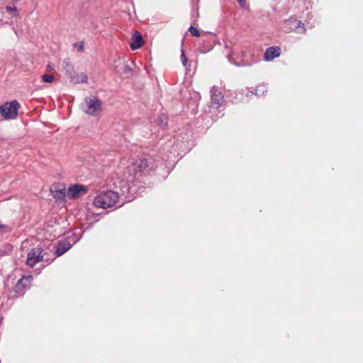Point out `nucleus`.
<instances>
[{
    "instance_id": "obj_9",
    "label": "nucleus",
    "mask_w": 363,
    "mask_h": 363,
    "mask_svg": "<svg viewBox=\"0 0 363 363\" xmlns=\"http://www.w3.org/2000/svg\"><path fill=\"white\" fill-rule=\"evenodd\" d=\"M280 55V48L279 47L268 48L264 55L267 61H270Z\"/></svg>"
},
{
    "instance_id": "obj_18",
    "label": "nucleus",
    "mask_w": 363,
    "mask_h": 363,
    "mask_svg": "<svg viewBox=\"0 0 363 363\" xmlns=\"http://www.w3.org/2000/svg\"><path fill=\"white\" fill-rule=\"evenodd\" d=\"M255 91V94L259 96L260 94H264V93L267 91V88L265 86L261 85L256 89Z\"/></svg>"
},
{
    "instance_id": "obj_1",
    "label": "nucleus",
    "mask_w": 363,
    "mask_h": 363,
    "mask_svg": "<svg viewBox=\"0 0 363 363\" xmlns=\"http://www.w3.org/2000/svg\"><path fill=\"white\" fill-rule=\"evenodd\" d=\"M118 199V193L113 191L103 192L95 197L94 205L97 208H108L115 206Z\"/></svg>"
},
{
    "instance_id": "obj_22",
    "label": "nucleus",
    "mask_w": 363,
    "mask_h": 363,
    "mask_svg": "<svg viewBox=\"0 0 363 363\" xmlns=\"http://www.w3.org/2000/svg\"><path fill=\"white\" fill-rule=\"evenodd\" d=\"M55 69V66L53 64L49 63L46 67V70L48 72H52Z\"/></svg>"
},
{
    "instance_id": "obj_3",
    "label": "nucleus",
    "mask_w": 363,
    "mask_h": 363,
    "mask_svg": "<svg viewBox=\"0 0 363 363\" xmlns=\"http://www.w3.org/2000/svg\"><path fill=\"white\" fill-rule=\"evenodd\" d=\"M20 104L16 100L6 102L0 106V114L4 119H13L17 116Z\"/></svg>"
},
{
    "instance_id": "obj_6",
    "label": "nucleus",
    "mask_w": 363,
    "mask_h": 363,
    "mask_svg": "<svg viewBox=\"0 0 363 363\" xmlns=\"http://www.w3.org/2000/svg\"><path fill=\"white\" fill-rule=\"evenodd\" d=\"M211 106L218 108L223 103V96L220 91L216 87H213L211 90Z\"/></svg>"
},
{
    "instance_id": "obj_16",
    "label": "nucleus",
    "mask_w": 363,
    "mask_h": 363,
    "mask_svg": "<svg viewBox=\"0 0 363 363\" xmlns=\"http://www.w3.org/2000/svg\"><path fill=\"white\" fill-rule=\"evenodd\" d=\"M11 231V228L7 225L0 223V234Z\"/></svg>"
},
{
    "instance_id": "obj_2",
    "label": "nucleus",
    "mask_w": 363,
    "mask_h": 363,
    "mask_svg": "<svg viewBox=\"0 0 363 363\" xmlns=\"http://www.w3.org/2000/svg\"><path fill=\"white\" fill-rule=\"evenodd\" d=\"M84 111L91 116H97L102 111V102L96 98L86 97L83 105Z\"/></svg>"
},
{
    "instance_id": "obj_23",
    "label": "nucleus",
    "mask_w": 363,
    "mask_h": 363,
    "mask_svg": "<svg viewBox=\"0 0 363 363\" xmlns=\"http://www.w3.org/2000/svg\"><path fill=\"white\" fill-rule=\"evenodd\" d=\"M296 28H299V27H301L303 28V32L304 33L306 31V29L303 28V24L301 22V21H297L296 22Z\"/></svg>"
},
{
    "instance_id": "obj_5",
    "label": "nucleus",
    "mask_w": 363,
    "mask_h": 363,
    "mask_svg": "<svg viewBox=\"0 0 363 363\" xmlns=\"http://www.w3.org/2000/svg\"><path fill=\"white\" fill-rule=\"evenodd\" d=\"M147 169H152V167H150V161L145 158H139L129 167V172L133 171L135 173H141Z\"/></svg>"
},
{
    "instance_id": "obj_15",
    "label": "nucleus",
    "mask_w": 363,
    "mask_h": 363,
    "mask_svg": "<svg viewBox=\"0 0 363 363\" xmlns=\"http://www.w3.org/2000/svg\"><path fill=\"white\" fill-rule=\"evenodd\" d=\"M65 195H66V189H63L60 191H56L54 194V197L59 199H62L65 198Z\"/></svg>"
},
{
    "instance_id": "obj_25",
    "label": "nucleus",
    "mask_w": 363,
    "mask_h": 363,
    "mask_svg": "<svg viewBox=\"0 0 363 363\" xmlns=\"http://www.w3.org/2000/svg\"><path fill=\"white\" fill-rule=\"evenodd\" d=\"M83 49H84V45H83V43H80V44L79 45V46H78V50H79V51H82V50H83Z\"/></svg>"
},
{
    "instance_id": "obj_4",
    "label": "nucleus",
    "mask_w": 363,
    "mask_h": 363,
    "mask_svg": "<svg viewBox=\"0 0 363 363\" xmlns=\"http://www.w3.org/2000/svg\"><path fill=\"white\" fill-rule=\"evenodd\" d=\"M44 255V250L42 248H33L28 252L26 263L28 266L33 267L37 263L43 261Z\"/></svg>"
},
{
    "instance_id": "obj_17",
    "label": "nucleus",
    "mask_w": 363,
    "mask_h": 363,
    "mask_svg": "<svg viewBox=\"0 0 363 363\" xmlns=\"http://www.w3.org/2000/svg\"><path fill=\"white\" fill-rule=\"evenodd\" d=\"M42 80L43 82L46 83H51L53 82L54 77L51 74H43L42 76Z\"/></svg>"
},
{
    "instance_id": "obj_19",
    "label": "nucleus",
    "mask_w": 363,
    "mask_h": 363,
    "mask_svg": "<svg viewBox=\"0 0 363 363\" xmlns=\"http://www.w3.org/2000/svg\"><path fill=\"white\" fill-rule=\"evenodd\" d=\"M189 30L193 36H195V37L200 36V32L196 28H195L194 26H190V28H189Z\"/></svg>"
},
{
    "instance_id": "obj_11",
    "label": "nucleus",
    "mask_w": 363,
    "mask_h": 363,
    "mask_svg": "<svg viewBox=\"0 0 363 363\" xmlns=\"http://www.w3.org/2000/svg\"><path fill=\"white\" fill-rule=\"evenodd\" d=\"M70 81L74 84L79 83H86L88 80L87 76L84 74H78L74 71V74H72L70 77H69Z\"/></svg>"
},
{
    "instance_id": "obj_12",
    "label": "nucleus",
    "mask_w": 363,
    "mask_h": 363,
    "mask_svg": "<svg viewBox=\"0 0 363 363\" xmlns=\"http://www.w3.org/2000/svg\"><path fill=\"white\" fill-rule=\"evenodd\" d=\"M71 245L69 243L60 242L58 244V246L56 248V254L57 256L62 255L65 253L69 248Z\"/></svg>"
},
{
    "instance_id": "obj_13",
    "label": "nucleus",
    "mask_w": 363,
    "mask_h": 363,
    "mask_svg": "<svg viewBox=\"0 0 363 363\" xmlns=\"http://www.w3.org/2000/svg\"><path fill=\"white\" fill-rule=\"evenodd\" d=\"M156 123L161 128H164L167 125V118L166 116L160 115L156 119Z\"/></svg>"
},
{
    "instance_id": "obj_14",
    "label": "nucleus",
    "mask_w": 363,
    "mask_h": 363,
    "mask_svg": "<svg viewBox=\"0 0 363 363\" xmlns=\"http://www.w3.org/2000/svg\"><path fill=\"white\" fill-rule=\"evenodd\" d=\"M63 63L65 65L64 69H65V74L68 77H70L72 74H74V67H73V66L72 65H70L67 61H64Z\"/></svg>"
},
{
    "instance_id": "obj_8",
    "label": "nucleus",
    "mask_w": 363,
    "mask_h": 363,
    "mask_svg": "<svg viewBox=\"0 0 363 363\" xmlns=\"http://www.w3.org/2000/svg\"><path fill=\"white\" fill-rule=\"evenodd\" d=\"M32 280L33 277L31 276L23 277L14 286V291L18 294L22 293L31 284Z\"/></svg>"
},
{
    "instance_id": "obj_7",
    "label": "nucleus",
    "mask_w": 363,
    "mask_h": 363,
    "mask_svg": "<svg viewBox=\"0 0 363 363\" xmlns=\"http://www.w3.org/2000/svg\"><path fill=\"white\" fill-rule=\"evenodd\" d=\"M86 189L84 186L80 184H75L69 186L67 190V196L70 199L78 198L82 193L84 194Z\"/></svg>"
},
{
    "instance_id": "obj_10",
    "label": "nucleus",
    "mask_w": 363,
    "mask_h": 363,
    "mask_svg": "<svg viewBox=\"0 0 363 363\" xmlns=\"http://www.w3.org/2000/svg\"><path fill=\"white\" fill-rule=\"evenodd\" d=\"M143 40L142 35L138 32H135L132 37V42L130 43V47L132 50H137L142 47Z\"/></svg>"
},
{
    "instance_id": "obj_21",
    "label": "nucleus",
    "mask_w": 363,
    "mask_h": 363,
    "mask_svg": "<svg viewBox=\"0 0 363 363\" xmlns=\"http://www.w3.org/2000/svg\"><path fill=\"white\" fill-rule=\"evenodd\" d=\"M6 10L8 11V12H13L14 13V16H17L18 15V11H17V9L15 6H6Z\"/></svg>"
},
{
    "instance_id": "obj_20",
    "label": "nucleus",
    "mask_w": 363,
    "mask_h": 363,
    "mask_svg": "<svg viewBox=\"0 0 363 363\" xmlns=\"http://www.w3.org/2000/svg\"><path fill=\"white\" fill-rule=\"evenodd\" d=\"M181 60H182V65L184 67H186L187 65V62H188V60H187V57H186L184 51L183 50H182Z\"/></svg>"
},
{
    "instance_id": "obj_24",
    "label": "nucleus",
    "mask_w": 363,
    "mask_h": 363,
    "mask_svg": "<svg viewBox=\"0 0 363 363\" xmlns=\"http://www.w3.org/2000/svg\"><path fill=\"white\" fill-rule=\"evenodd\" d=\"M240 5L242 6V7H244L245 5V0H238Z\"/></svg>"
}]
</instances>
